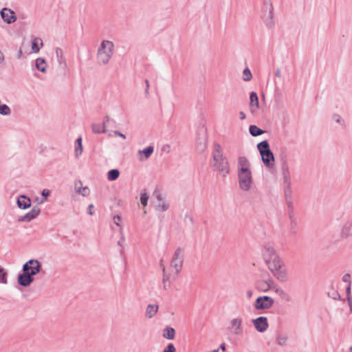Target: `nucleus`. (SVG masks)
<instances>
[{"instance_id":"1","label":"nucleus","mask_w":352,"mask_h":352,"mask_svg":"<svg viewBox=\"0 0 352 352\" xmlns=\"http://www.w3.org/2000/svg\"><path fill=\"white\" fill-rule=\"evenodd\" d=\"M42 270V263L37 259H30L22 266V273L17 276V283L19 285L26 287L30 286L34 280V276Z\"/></svg>"},{"instance_id":"2","label":"nucleus","mask_w":352,"mask_h":352,"mask_svg":"<svg viewBox=\"0 0 352 352\" xmlns=\"http://www.w3.org/2000/svg\"><path fill=\"white\" fill-rule=\"evenodd\" d=\"M210 166L213 170H217L223 176L226 177L230 172V166L228 160L223 156L221 145L215 142L212 153V160Z\"/></svg>"},{"instance_id":"3","label":"nucleus","mask_w":352,"mask_h":352,"mask_svg":"<svg viewBox=\"0 0 352 352\" xmlns=\"http://www.w3.org/2000/svg\"><path fill=\"white\" fill-rule=\"evenodd\" d=\"M114 45L113 42L107 40L102 41L97 52L98 63L100 65H106L109 62L113 52Z\"/></svg>"},{"instance_id":"4","label":"nucleus","mask_w":352,"mask_h":352,"mask_svg":"<svg viewBox=\"0 0 352 352\" xmlns=\"http://www.w3.org/2000/svg\"><path fill=\"white\" fill-rule=\"evenodd\" d=\"M257 148L261 155L262 162L265 166L272 168L274 166V156L270 150L267 140H263L257 144Z\"/></svg>"},{"instance_id":"5","label":"nucleus","mask_w":352,"mask_h":352,"mask_svg":"<svg viewBox=\"0 0 352 352\" xmlns=\"http://www.w3.org/2000/svg\"><path fill=\"white\" fill-rule=\"evenodd\" d=\"M274 8L271 0H264L262 7L261 17L268 28H272L274 25Z\"/></svg>"},{"instance_id":"6","label":"nucleus","mask_w":352,"mask_h":352,"mask_svg":"<svg viewBox=\"0 0 352 352\" xmlns=\"http://www.w3.org/2000/svg\"><path fill=\"white\" fill-rule=\"evenodd\" d=\"M238 178L240 188L244 191L249 190L252 184V177L250 169L239 168Z\"/></svg>"},{"instance_id":"7","label":"nucleus","mask_w":352,"mask_h":352,"mask_svg":"<svg viewBox=\"0 0 352 352\" xmlns=\"http://www.w3.org/2000/svg\"><path fill=\"white\" fill-rule=\"evenodd\" d=\"M184 263L183 249L177 248L175 251L173 256L170 261L171 267L175 270L176 274H178L182 270Z\"/></svg>"},{"instance_id":"8","label":"nucleus","mask_w":352,"mask_h":352,"mask_svg":"<svg viewBox=\"0 0 352 352\" xmlns=\"http://www.w3.org/2000/svg\"><path fill=\"white\" fill-rule=\"evenodd\" d=\"M274 300L268 296H263L258 297L254 303V307L257 310L267 309L273 306Z\"/></svg>"},{"instance_id":"9","label":"nucleus","mask_w":352,"mask_h":352,"mask_svg":"<svg viewBox=\"0 0 352 352\" xmlns=\"http://www.w3.org/2000/svg\"><path fill=\"white\" fill-rule=\"evenodd\" d=\"M252 322L256 330L260 333L265 332L269 327L267 318L265 316H259L255 319H252Z\"/></svg>"},{"instance_id":"10","label":"nucleus","mask_w":352,"mask_h":352,"mask_svg":"<svg viewBox=\"0 0 352 352\" xmlns=\"http://www.w3.org/2000/svg\"><path fill=\"white\" fill-rule=\"evenodd\" d=\"M0 16L4 22L11 24L16 21V16L13 10L8 8H3L0 11Z\"/></svg>"},{"instance_id":"11","label":"nucleus","mask_w":352,"mask_h":352,"mask_svg":"<svg viewBox=\"0 0 352 352\" xmlns=\"http://www.w3.org/2000/svg\"><path fill=\"white\" fill-rule=\"evenodd\" d=\"M242 319L240 318H233L231 322V329L232 332L234 335L238 336L243 333V328H242Z\"/></svg>"},{"instance_id":"12","label":"nucleus","mask_w":352,"mask_h":352,"mask_svg":"<svg viewBox=\"0 0 352 352\" xmlns=\"http://www.w3.org/2000/svg\"><path fill=\"white\" fill-rule=\"evenodd\" d=\"M41 212V210L38 207H34L30 212L25 215L19 218V221L30 222L37 217Z\"/></svg>"},{"instance_id":"13","label":"nucleus","mask_w":352,"mask_h":352,"mask_svg":"<svg viewBox=\"0 0 352 352\" xmlns=\"http://www.w3.org/2000/svg\"><path fill=\"white\" fill-rule=\"evenodd\" d=\"M263 256L265 261L277 256L274 248L270 244H265L263 248Z\"/></svg>"},{"instance_id":"14","label":"nucleus","mask_w":352,"mask_h":352,"mask_svg":"<svg viewBox=\"0 0 352 352\" xmlns=\"http://www.w3.org/2000/svg\"><path fill=\"white\" fill-rule=\"evenodd\" d=\"M16 204L19 208L25 210L31 206V199L26 195H21L17 197Z\"/></svg>"},{"instance_id":"15","label":"nucleus","mask_w":352,"mask_h":352,"mask_svg":"<svg viewBox=\"0 0 352 352\" xmlns=\"http://www.w3.org/2000/svg\"><path fill=\"white\" fill-rule=\"evenodd\" d=\"M265 262L267 264L268 267L272 272L281 268L283 265L282 261L280 260L278 256Z\"/></svg>"},{"instance_id":"16","label":"nucleus","mask_w":352,"mask_h":352,"mask_svg":"<svg viewBox=\"0 0 352 352\" xmlns=\"http://www.w3.org/2000/svg\"><path fill=\"white\" fill-rule=\"evenodd\" d=\"M250 110L254 113L259 108L258 97L255 91H252L250 94Z\"/></svg>"},{"instance_id":"17","label":"nucleus","mask_w":352,"mask_h":352,"mask_svg":"<svg viewBox=\"0 0 352 352\" xmlns=\"http://www.w3.org/2000/svg\"><path fill=\"white\" fill-rule=\"evenodd\" d=\"M207 148V138L206 135L199 136L196 140V150L199 153L204 152Z\"/></svg>"},{"instance_id":"18","label":"nucleus","mask_w":352,"mask_h":352,"mask_svg":"<svg viewBox=\"0 0 352 352\" xmlns=\"http://www.w3.org/2000/svg\"><path fill=\"white\" fill-rule=\"evenodd\" d=\"M274 276L280 281L285 282L287 280V272L282 267L272 272Z\"/></svg>"},{"instance_id":"19","label":"nucleus","mask_w":352,"mask_h":352,"mask_svg":"<svg viewBox=\"0 0 352 352\" xmlns=\"http://www.w3.org/2000/svg\"><path fill=\"white\" fill-rule=\"evenodd\" d=\"M285 199L288 210V217H292L293 216H295L292 195L285 197Z\"/></svg>"},{"instance_id":"20","label":"nucleus","mask_w":352,"mask_h":352,"mask_svg":"<svg viewBox=\"0 0 352 352\" xmlns=\"http://www.w3.org/2000/svg\"><path fill=\"white\" fill-rule=\"evenodd\" d=\"M288 336L286 333H279L276 338V344L280 346H287Z\"/></svg>"},{"instance_id":"21","label":"nucleus","mask_w":352,"mask_h":352,"mask_svg":"<svg viewBox=\"0 0 352 352\" xmlns=\"http://www.w3.org/2000/svg\"><path fill=\"white\" fill-rule=\"evenodd\" d=\"M35 67L38 71L43 73L46 72L47 63L45 60L43 58H36L35 60Z\"/></svg>"},{"instance_id":"22","label":"nucleus","mask_w":352,"mask_h":352,"mask_svg":"<svg viewBox=\"0 0 352 352\" xmlns=\"http://www.w3.org/2000/svg\"><path fill=\"white\" fill-rule=\"evenodd\" d=\"M280 162L282 174L290 173L289 164L285 155H280Z\"/></svg>"},{"instance_id":"23","label":"nucleus","mask_w":352,"mask_h":352,"mask_svg":"<svg viewBox=\"0 0 352 352\" xmlns=\"http://www.w3.org/2000/svg\"><path fill=\"white\" fill-rule=\"evenodd\" d=\"M158 311V305H148L146 310V316L148 318L153 317Z\"/></svg>"},{"instance_id":"24","label":"nucleus","mask_w":352,"mask_h":352,"mask_svg":"<svg viewBox=\"0 0 352 352\" xmlns=\"http://www.w3.org/2000/svg\"><path fill=\"white\" fill-rule=\"evenodd\" d=\"M250 164L248 160L244 157L241 156L238 158V169L239 168H245L250 169Z\"/></svg>"},{"instance_id":"25","label":"nucleus","mask_w":352,"mask_h":352,"mask_svg":"<svg viewBox=\"0 0 352 352\" xmlns=\"http://www.w3.org/2000/svg\"><path fill=\"white\" fill-rule=\"evenodd\" d=\"M163 336L168 340H173L175 336V331L173 327H167L164 329Z\"/></svg>"},{"instance_id":"26","label":"nucleus","mask_w":352,"mask_h":352,"mask_svg":"<svg viewBox=\"0 0 352 352\" xmlns=\"http://www.w3.org/2000/svg\"><path fill=\"white\" fill-rule=\"evenodd\" d=\"M289 221H290V232L292 234H296L298 230V222L296 216L289 217Z\"/></svg>"},{"instance_id":"27","label":"nucleus","mask_w":352,"mask_h":352,"mask_svg":"<svg viewBox=\"0 0 352 352\" xmlns=\"http://www.w3.org/2000/svg\"><path fill=\"white\" fill-rule=\"evenodd\" d=\"M249 132H250V135L254 137L261 135L265 133V131L263 130L258 128L256 125H250L249 127Z\"/></svg>"},{"instance_id":"28","label":"nucleus","mask_w":352,"mask_h":352,"mask_svg":"<svg viewBox=\"0 0 352 352\" xmlns=\"http://www.w3.org/2000/svg\"><path fill=\"white\" fill-rule=\"evenodd\" d=\"M56 55L57 58V60L59 63V65H63L64 66L66 65L65 58L63 57V50L60 47L56 48Z\"/></svg>"},{"instance_id":"29","label":"nucleus","mask_w":352,"mask_h":352,"mask_svg":"<svg viewBox=\"0 0 352 352\" xmlns=\"http://www.w3.org/2000/svg\"><path fill=\"white\" fill-rule=\"evenodd\" d=\"M153 151L154 147L153 146H148L143 150H139L138 153L144 154V159L146 160L153 154Z\"/></svg>"},{"instance_id":"30","label":"nucleus","mask_w":352,"mask_h":352,"mask_svg":"<svg viewBox=\"0 0 352 352\" xmlns=\"http://www.w3.org/2000/svg\"><path fill=\"white\" fill-rule=\"evenodd\" d=\"M283 191L284 195L286 196H292V182H283Z\"/></svg>"},{"instance_id":"31","label":"nucleus","mask_w":352,"mask_h":352,"mask_svg":"<svg viewBox=\"0 0 352 352\" xmlns=\"http://www.w3.org/2000/svg\"><path fill=\"white\" fill-rule=\"evenodd\" d=\"M82 138L79 137L75 142V153L76 156L78 157L82 154Z\"/></svg>"},{"instance_id":"32","label":"nucleus","mask_w":352,"mask_h":352,"mask_svg":"<svg viewBox=\"0 0 352 352\" xmlns=\"http://www.w3.org/2000/svg\"><path fill=\"white\" fill-rule=\"evenodd\" d=\"M120 175V171L118 169H111L107 173V178L109 181L116 180Z\"/></svg>"},{"instance_id":"33","label":"nucleus","mask_w":352,"mask_h":352,"mask_svg":"<svg viewBox=\"0 0 352 352\" xmlns=\"http://www.w3.org/2000/svg\"><path fill=\"white\" fill-rule=\"evenodd\" d=\"M270 283H272V280H269V281H261L258 283V287L263 292H267L271 287Z\"/></svg>"},{"instance_id":"34","label":"nucleus","mask_w":352,"mask_h":352,"mask_svg":"<svg viewBox=\"0 0 352 352\" xmlns=\"http://www.w3.org/2000/svg\"><path fill=\"white\" fill-rule=\"evenodd\" d=\"M91 128L94 133H104L107 132V129H104V126L100 124H92Z\"/></svg>"},{"instance_id":"35","label":"nucleus","mask_w":352,"mask_h":352,"mask_svg":"<svg viewBox=\"0 0 352 352\" xmlns=\"http://www.w3.org/2000/svg\"><path fill=\"white\" fill-rule=\"evenodd\" d=\"M0 283H8V272L0 265Z\"/></svg>"},{"instance_id":"36","label":"nucleus","mask_w":352,"mask_h":352,"mask_svg":"<svg viewBox=\"0 0 352 352\" xmlns=\"http://www.w3.org/2000/svg\"><path fill=\"white\" fill-rule=\"evenodd\" d=\"M74 187H75V189H76L77 193L82 195L83 197L87 196V192H84L81 191V189L83 187H82V184L80 180L75 181V182H74Z\"/></svg>"},{"instance_id":"37","label":"nucleus","mask_w":352,"mask_h":352,"mask_svg":"<svg viewBox=\"0 0 352 352\" xmlns=\"http://www.w3.org/2000/svg\"><path fill=\"white\" fill-rule=\"evenodd\" d=\"M352 223L350 222L346 223L342 228L341 234L344 237H348L350 234V230L351 228Z\"/></svg>"},{"instance_id":"38","label":"nucleus","mask_w":352,"mask_h":352,"mask_svg":"<svg viewBox=\"0 0 352 352\" xmlns=\"http://www.w3.org/2000/svg\"><path fill=\"white\" fill-rule=\"evenodd\" d=\"M11 113L10 108L6 104H0V114L2 116H9Z\"/></svg>"},{"instance_id":"39","label":"nucleus","mask_w":352,"mask_h":352,"mask_svg":"<svg viewBox=\"0 0 352 352\" xmlns=\"http://www.w3.org/2000/svg\"><path fill=\"white\" fill-rule=\"evenodd\" d=\"M252 78V74L249 68L246 67L243 72V80L250 81Z\"/></svg>"},{"instance_id":"40","label":"nucleus","mask_w":352,"mask_h":352,"mask_svg":"<svg viewBox=\"0 0 352 352\" xmlns=\"http://www.w3.org/2000/svg\"><path fill=\"white\" fill-rule=\"evenodd\" d=\"M328 296L331 298L333 300H342L341 296L338 292L335 289H332L331 291L328 292Z\"/></svg>"},{"instance_id":"41","label":"nucleus","mask_w":352,"mask_h":352,"mask_svg":"<svg viewBox=\"0 0 352 352\" xmlns=\"http://www.w3.org/2000/svg\"><path fill=\"white\" fill-rule=\"evenodd\" d=\"M163 261L161 260L160 265L162 267V272H163V283H167V281L170 279V274L166 273V269L164 266H162Z\"/></svg>"},{"instance_id":"42","label":"nucleus","mask_w":352,"mask_h":352,"mask_svg":"<svg viewBox=\"0 0 352 352\" xmlns=\"http://www.w3.org/2000/svg\"><path fill=\"white\" fill-rule=\"evenodd\" d=\"M148 195L146 192H142L140 196V202L144 206H146L148 204Z\"/></svg>"},{"instance_id":"43","label":"nucleus","mask_w":352,"mask_h":352,"mask_svg":"<svg viewBox=\"0 0 352 352\" xmlns=\"http://www.w3.org/2000/svg\"><path fill=\"white\" fill-rule=\"evenodd\" d=\"M169 208V205L166 203L159 204L155 206V208L158 211H166Z\"/></svg>"},{"instance_id":"44","label":"nucleus","mask_w":352,"mask_h":352,"mask_svg":"<svg viewBox=\"0 0 352 352\" xmlns=\"http://www.w3.org/2000/svg\"><path fill=\"white\" fill-rule=\"evenodd\" d=\"M38 40L35 38L33 40L32 43V49L34 52H38L40 50V47L38 46Z\"/></svg>"},{"instance_id":"45","label":"nucleus","mask_w":352,"mask_h":352,"mask_svg":"<svg viewBox=\"0 0 352 352\" xmlns=\"http://www.w3.org/2000/svg\"><path fill=\"white\" fill-rule=\"evenodd\" d=\"M163 352H176V349L173 344L169 343L164 349Z\"/></svg>"},{"instance_id":"46","label":"nucleus","mask_w":352,"mask_h":352,"mask_svg":"<svg viewBox=\"0 0 352 352\" xmlns=\"http://www.w3.org/2000/svg\"><path fill=\"white\" fill-rule=\"evenodd\" d=\"M111 120V119L110 118V117L109 116H106L104 118V120H103V122L102 124V126H104V129H107V127H108L109 126V122Z\"/></svg>"},{"instance_id":"47","label":"nucleus","mask_w":352,"mask_h":352,"mask_svg":"<svg viewBox=\"0 0 352 352\" xmlns=\"http://www.w3.org/2000/svg\"><path fill=\"white\" fill-rule=\"evenodd\" d=\"M277 292H279L280 295L281 296L280 297L285 300H286L287 301H289L290 300V296H289L283 290H277Z\"/></svg>"},{"instance_id":"48","label":"nucleus","mask_w":352,"mask_h":352,"mask_svg":"<svg viewBox=\"0 0 352 352\" xmlns=\"http://www.w3.org/2000/svg\"><path fill=\"white\" fill-rule=\"evenodd\" d=\"M333 120L336 122H338V123H340L341 124H343L344 121L342 120V118L340 117V116L338 115V114H334L333 116Z\"/></svg>"},{"instance_id":"49","label":"nucleus","mask_w":352,"mask_h":352,"mask_svg":"<svg viewBox=\"0 0 352 352\" xmlns=\"http://www.w3.org/2000/svg\"><path fill=\"white\" fill-rule=\"evenodd\" d=\"M342 281L345 283H349L351 285V276L349 274H346L342 277Z\"/></svg>"},{"instance_id":"50","label":"nucleus","mask_w":352,"mask_h":352,"mask_svg":"<svg viewBox=\"0 0 352 352\" xmlns=\"http://www.w3.org/2000/svg\"><path fill=\"white\" fill-rule=\"evenodd\" d=\"M114 223L118 226H120V221H121V217L120 215H115L113 217Z\"/></svg>"},{"instance_id":"51","label":"nucleus","mask_w":352,"mask_h":352,"mask_svg":"<svg viewBox=\"0 0 352 352\" xmlns=\"http://www.w3.org/2000/svg\"><path fill=\"white\" fill-rule=\"evenodd\" d=\"M153 195L158 201H162L163 199L162 195L156 190L154 191Z\"/></svg>"},{"instance_id":"52","label":"nucleus","mask_w":352,"mask_h":352,"mask_svg":"<svg viewBox=\"0 0 352 352\" xmlns=\"http://www.w3.org/2000/svg\"><path fill=\"white\" fill-rule=\"evenodd\" d=\"M283 177V182H291L290 173L282 174Z\"/></svg>"},{"instance_id":"53","label":"nucleus","mask_w":352,"mask_h":352,"mask_svg":"<svg viewBox=\"0 0 352 352\" xmlns=\"http://www.w3.org/2000/svg\"><path fill=\"white\" fill-rule=\"evenodd\" d=\"M50 190L47 189H44L41 192L42 196L44 197L45 199H47V198L50 196Z\"/></svg>"},{"instance_id":"54","label":"nucleus","mask_w":352,"mask_h":352,"mask_svg":"<svg viewBox=\"0 0 352 352\" xmlns=\"http://www.w3.org/2000/svg\"><path fill=\"white\" fill-rule=\"evenodd\" d=\"M145 84H146V89H145V91H144V94L146 96H148L149 94V92H148V89H149V82L148 80H145Z\"/></svg>"},{"instance_id":"55","label":"nucleus","mask_w":352,"mask_h":352,"mask_svg":"<svg viewBox=\"0 0 352 352\" xmlns=\"http://www.w3.org/2000/svg\"><path fill=\"white\" fill-rule=\"evenodd\" d=\"M113 133L116 135L120 136V137H121L123 139H126V135L124 134H123L122 133H121L120 131H114Z\"/></svg>"},{"instance_id":"56","label":"nucleus","mask_w":352,"mask_h":352,"mask_svg":"<svg viewBox=\"0 0 352 352\" xmlns=\"http://www.w3.org/2000/svg\"><path fill=\"white\" fill-rule=\"evenodd\" d=\"M94 208V205L93 204H89V206H88L87 212L90 215H93V214H94V212L92 211V208Z\"/></svg>"},{"instance_id":"57","label":"nucleus","mask_w":352,"mask_h":352,"mask_svg":"<svg viewBox=\"0 0 352 352\" xmlns=\"http://www.w3.org/2000/svg\"><path fill=\"white\" fill-rule=\"evenodd\" d=\"M346 293L347 294V296H351V285L349 284L348 287L346 289Z\"/></svg>"},{"instance_id":"58","label":"nucleus","mask_w":352,"mask_h":352,"mask_svg":"<svg viewBox=\"0 0 352 352\" xmlns=\"http://www.w3.org/2000/svg\"><path fill=\"white\" fill-rule=\"evenodd\" d=\"M239 116L241 120H245L246 118V116L243 111H240Z\"/></svg>"},{"instance_id":"59","label":"nucleus","mask_w":352,"mask_h":352,"mask_svg":"<svg viewBox=\"0 0 352 352\" xmlns=\"http://www.w3.org/2000/svg\"><path fill=\"white\" fill-rule=\"evenodd\" d=\"M253 294V292L252 290H248L246 293V296L248 298H250Z\"/></svg>"},{"instance_id":"60","label":"nucleus","mask_w":352,"mask_h":352,"mask_svg":"<svg viewBox=\"0 0 352 352\" xmlns=\"http://www.w3.org/2000/svg\"><path fill=\"white\" fill-rule=\"evenodd\" d=\"M22 55H23V52L22 50L20 49L18 52H17V58L20 59L21 57H22Z\"/></svg>"},{"instance_id":"61","label":"nucleus","mask_w":352,"mask_h":352,"mask_svg":"<svg viewBox=\"0 0 352 352\" xmlns=\"http://www.w3.org/2000/svg\"><path fill=\"white\" fill-rule=\"evenodd\" d=\"M81 191L82 192H87V195H89V188L87 186H85V187H83L82 189H81Z\"/></svg>"},{"instance_id":"62","label":"nucleus","mask_w":352,"mask_h":352,"mask_svg":"<svg viewBox=\"0 0 352 352\" xmlns=\"http://www.w3.org/2000/svg\"><path fill=\"white\" fill-rule=\"evenodd\" d=\"M124 236H122V237L120 238V239L119 240V241L118 242V244L119 245L122 246V243L124 242Z\"/></svg>"},{"instance_id":"63","label":"nucleus","mask_w":352,"mask_h":352,"mask_svg":"<svg viewBox=\"0 0 352 352\" xmlns=\"http://www.w3.org/2000/svg\"><path fill=\"white\" fill-rule=\"evenodd\" d=\"M219 349H221L222 351H226V344L225 343H222L220 344V346H219Z\"/></svg>"},{"instance_id":"64","label":"nucleus","mask_w":352,"mask_h":352,"mask_svg":"<svg viewBox=\"0 0 352 352\" xmlns=\"http://www.w3.org/2000/svg\"><path fill=\"white\" fill-rule=\"evenodd\" d=\"M170 287L169 284H167V283H163V287L165 290H167Z\"/></svg>"}]
</instances>
